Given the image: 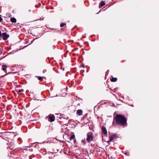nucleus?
I'll return each instance as SVG.
<instances>
[{
	"label": "nucleus",
	"mask_w": 159,
	"mask_h": 159,
	"mask_svg": "<svg viewBox=\"0 0 159 159\" xmlns=\"http://www.w3.org/2000/svg\"><path fill=\"white\" fill-rule=\"evenodd\" d=\"M81 67L83 68H84V67H85L84 65L83 64H82V66H81Z\"/></svg>",
	"instance_id": "6ab92c4d"
},
{
	"label": "nucleus",
	"mask_w": 159,
	"mask_h": 159,
	"mask_svg": "<svg viewBox=\"0 0 159 159\" xmlns=\"http://www.w3.org/2000/svg\"><path fill=\"white\" fill-rule=\"evenodd\" d=\"M43 73L45 74V75L47 77L50 76L51 75V73L49 71H47L46 69H44L43 71Z\"/></svg>",
	"instance_id": "7ed1b4c3"
},
{
	"label": "nucleus",
	"mask_w": 159,
	"mask_h": 159,
	"mask_svg": "<svg viewBox=\"0 0 159 159\" xmlns=\"http://www.w3.org/2000/svg\"><path fill=\"white\" fill-rule=\"evenodd\" d=\"M82 142H83L84 143H86L85 141V140H82Z\"/></svg>",
	"instance_id": "412c9836"
},
{
	"label": "nucleus",
	"mask_w": 159,
	"mask_h": 159,
	"mask_svg": "<svg viewBox=\"0 0 159 159\" xmlns=\"http://www.w3.org/2000/svg\"><path fill=\"white\" fill-rule=\"evenodd\" d=\"M50 158V157H49V158L50 159H51Z\"/></svg>",
	"instance_id": "a878e982"
},
{
	"label": "nucleus",
	"mask_w": 159,
	"mask_h": 159,
	"mask_svg": "<svg viewBox=\"0 0 159 159\" xmlns=\"http://www.w3.org/2000/svg\"><path fill=\"white\" fill-rule=\"evenodd\" d=\"M82 113H83L82 110L81 109L78 110L76 112L77 114L79 116L82 115Z\"/></svg>",
	"instance_id": "1a4fd4ad"
},
{
	"label": "nucleus",
	"mask_w": 159,
	"mask_h": 159,
	"mask_svg": "<svg viewBox=\"0 0 159 159\" xmlns=\"http://www.w3.org/2000/svg\"><path fill=\"white\" fill-rule=\"evenodd\" d=\"M114 119L115 120L116 124L119 125L125 126L127 125V119L122 115L117 114Z\"/></svg>",
	"instance_id": "f257e3e1"
},
{
	"label": "nucleus",
	"mask_w": 159,
	"mask_h": 159,
	"mask_svg": "<svg viewBox=\"0 0 159 159\" xmlns=\"http://www.w3.org/2000/svg\"><path fill=\"white\" fill-rule=\"evenodd\" d=\"M49 120V121L51 122L54 121L55 119V116L53 115H50L48 117Z\"/></svg>",
	"instance_id": "39448f33"
},
{
	"label": "nucleus",
	"mask_w": 159,
	"mask_h": 159,
	"mask_svg": "<svg viewBox=\"0 0 159 159\" xmlns=\"http://www.w3.org/2000/svg\"><path fill=\"white\" fill-rule=\"evenodd\" d=\"M11 21L13 23H16V18L13 17L11 18Z\"/></svg>",
	"instance_id": "ddd939ff"
},
{
	"label": "nucleus",
	"mask_w": 159,
	"mask_h": 159,
	"mask_svg": "<svg viewBox=\"0 0 159 159\" xmlns=\"http://www.w3.org/2000/svg\"><path fill=\"white\" fill-rule=\"evenodd\" d=\"M39 5H41V4L40 3H39Z\"/></svg>",
	"instance_id": "bb28decb"
},
{
	"label": "nucleus",
	"mask_w": 159,
	"mask_h": 159,
	"mask_svg": "<svg viewBox=\"0 0 159 159\" xmlns=\"http://www.w3.org/2000/svg\"><path fill=\"white\" fill-rule=\"evenodd\" d=\"M66 25V23H61L60 24V26L61 27H62Z\"/></svg>",
	"instance_id": "2eb2a0df"
},
{
	"label": "nucleus",
	"mask_w": 159,
	"mask_h": 159,
	"mask_svg": "<svg viewBox=\"0 0 159 159\" xmlns=\"http://www.w3.org/2000/svg\"><path fill=\"white\" fill-rule=\"evenodd\" d=\"M54 157V155H52V156L51 157L52 158V157Z\"/></svg>",
	"instance_id": "5701e85b"
},
{
	"label": "nucleus",
	"mask_w": 159,
	"mask_h": 159,
	"mask_svg": "<svg viewBox=\"0 0 159 159\" xmlns=\"http://www.w3.org/2000/svg\"><path fill=\"white\" fill-rule=\"evenodd\" d=\"M29 159H31V158H30Z\"/></svg>",
	"instance_id": "c85d7f7f"
},
{
	"label": "nucleus",
	"mask_w": 159,
	"mask_h": 159,
	"mask_svg": "<svg viewBox=\"0 0 159 159\" xmlns=\"http://www.w3.org/2000/svg\"><path fill=\"white\" fill-rule=\"evenodd\" d=\"M2 35V34L1 33V31H0V37H1Z\"/></svg>",
	"instance_id": "4be33fe9"
},
{
	"label": "nucleus",
	"mask_w": 159,
	"mask_h": 159,
	"mask_svg": "<svg viewBox=\"0 0 159 159\" xmlns=\"http://www.w3.org/2000/svg\"><path fill=\"white\" fill-rule=\"evenodd\" d=\"M24 91V90L23 89H19V90L18 91V93L23 92Z\"/></svg>",
	"instance_id": "f3484780"
},
{
	"label": "nucleus",
	"mask_w": 159,
	"mask_h": 159,
	"mask_svg": "<svg viewBox=\"0 0 159 159\" xmlns=\"http://www.w3.org/2000/svg\"><path fill=\"white\" fill-rule=\"evenodd\" d=\"M15 73V72H9L8 74H9V73L10 74H14Z\"/></svg>",
	"instance_id": "aec40b11"
},
{
	"label": "nucleus",
	"mask_w": 159,
	"mask_h": 159,
	"mask_svg": "<svg viewBox=\"0 0 159 159\" xmlns=\"http://www.w3.org/2000/svg\"><path fill=\"white\" fill-rule=\"evenodd\" d=\"M117 78H114L113 77H112L110 79L111 81L112 82H116L117 80Z\"/></svg>",
	"instance_id": "9d476101"
},
{
	"label": "nucleus",
	"mask_w": 159,
	"mask_h": 159,
	"mask_svg": "<svg viewBox=\"0 0 159 159\" xmlns=\"http://www.w3.org/2000/svg\"><path fill=\"white\" fill-rule=\"evenodd\" d=\"M75 137V135H72L71 136V137L70 138V139L71 140L72 139H74Z\"/></svg>",
	"instance_id": "dca6fc26"
},
{
	"label": "nucleus",
	"mask_w": 159,
	"mask_h": 159,
	"mask_svg": "<svg viewBox=\"0 0 159 159\" xmlns=\"http://www.w3.org/2000/svg\"><path fill=\"white\" fill-rule=\"evenodd\" d=\"M102 132L104 134H106L107 133V129L105 127L103 126L102 128Z\"/></svg>",
	"instance_id": "6e6552de"
},
{
	"label": "nucleus",
	"mask_w": 159,
	"mask_h": 159,
	"mask_svg": "<svg viewBox=\"0 0 159 159\" xmlns=\"http://www.w3.org/2000/svg\"><path fill=\"white\" fill-rule=\"evenodd\" d=\"M35 77L41 81H42L43 80V77L40 76H36Z\"/></svg>",
	"instance_id": "9b49d317"
},
{
	"label": "nucleus",
	"mask_w": 159,
	"mask_h": 159,
	"mask_svg": "<svg viewBox=\"0 0 159 159\" xmlns=\"http://www.w3.org/2000/svg\"><path fill=\"white\" fill-rule=\"evenodd\" d=\"M8 66L5 65H3L2 66V70L4 71H5L6 73L7 72L6 71H5L6 70Z\"/></svg>",
	"instance_id": "0eeeda50"
},
{
	"label": "nucleus",
	"mask_w": 159,
	"mask_h": 159,
	"mask_svg": "<svg viewBox=\"0 0 159 159\" xmlns=\"http://www.w3.org/2000/svg\"><path fill=\"white\" fill-rule=\"evenodd\" d=\"M117 137V135L116 134L111 135L110 138V140L108 142L109 143V142L112 141L114 139H116Z\"/></svg>",
	"instance_id": "20e7f679"
},
{
	"label": "nucleus",
	"mask_w": 159,
	"mask_h": 159,
	"mask_svg": "<svg viewBox=\"0 0 159 159\" xmlns=\"http://www.w3.org/2000/svg\"><path fill=\"white\" fill-rule=\"evenodd\" d=\"M105 5V1H101L99 4L100 6H101V7Z\"/></svg>",
	"instance_id": "f8f14e48"
},
{
	"label": "nucleus",
	"mask_w": 159,
	"mask_h": 159,
	"mask_svg": "<svg viewBox=\"0 0 159 159\" xmlns=\"http://www.w3.org/2000/svg\"><path fill=\"white\" fill-rule=\"evenodd\" d=\"M127 152H125V155H127Z\"/></svg>",
	"instance_id": "b1692460"
},
{
	"label": "nucleus",
	"mask_w": 159,
	"mask_h": 159,
	"mask_svg": "<svg viewBox=\"0 0 159 159\" xmlns=\"http://www.w3.org/2000/svg\"><path fill=\"white\" fill-rule=\"evenodd\" d=\"M2 36L3 37V39L4 40H7L9 37V35L7 34L6 33H3Z\"/></svg>",
	"instance_id": "423d86ee"
},
{
	"label": "nucleus",
	"mask_w": 159,
	"mask_h": 159,
	"mask_svg": "<svg viewBox=\"0 0 159 159\" xmlns=\"http://www.w3.org/2000/svg\"><path fill=\"white\" fill-rule=\"evenodd\" d=\"M7 75V74H5V75Z\"/></svg>",
	"instance_id": "cd10ccee"
},
{
	"label": "nucleus",
	"mask_w": 159,
	"mask_h": 159,
	"mask_svg": "<svg viewBox=\"0 0 159 159\" xmlns=\"http://www.w3.org/2000/svg\"><path fill=\"white\" fill-rule=\"evenodd\" d=\"M87 138L86 139V140L88 141L89 142L90 141H93V137L92 136V134L91 132H89L87 134Z\"/></svg>",
	"instance_id": "f03ea898"
},
{
	"label": "nucleus",
	"mask_w": 159,
	"mask_h": 159,
	"mask_svg": "<svg viewBox=\"0 0 159 159\" xmlns=\"http://www.w3.org/2000/svg\"><path fill=\"white\" fill-rule=\"evenodd\" d=\"M76 140H75L74 141V142L75 143V142H76Z\"/></svg>",
	"instance_id": "393cba45"
},
{
	"label": "nucleus",
	"mask_w": 159,
	"mask_h": 159,
	"mask_svg": "<svg viewBox=\"0 0 159 159\" xmlns=\"http://www.w3.org/2000/svg\"><path fill=\"white\" fill-rule=\"evenodd\" d=\"M3 21L2 18L1 17V15H0V22H2Z\"/></svg>",
	"instance_id": "a211bd4d"
},
{
	"label": "nucleus",
	"mask_w": 159,
	"mask_h": 159,
	"mask_svg": "<svg viewBox=\"0 0 159 159\" xmlns=\"http://www.w3.org/2000/svg\"><path fill=\"white\" fill-rule=\"evenodd\" d=\"M9 148L11 150H15L16 149V148L15 147H13L12 145H10Z\"/></svg>",
	"instance_id": "4468645a"
}]
</instances>
